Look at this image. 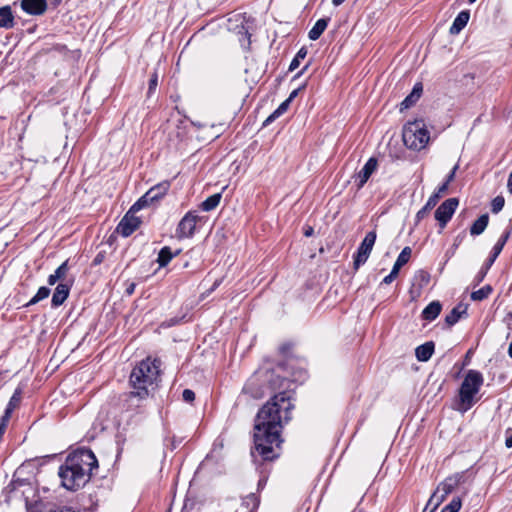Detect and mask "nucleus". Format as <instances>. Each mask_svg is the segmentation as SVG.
<instances>
[{"instance_id": "42", "label": "nucleus", "mask_w": 512, "mask_h": 512, "mask_svg": "<svg viewBox=\"0 0 512 512\" xmlns=\"http://www.w3.org/2000/svg\"><path fill=\"white\" fill-rule=\"evenodd\" d=\"M397 276H398V272H396L392 269L391 272L386 277H384V279L382 280V283L390 284L396 279Z\"/></svg>"}, {"instance_id": "32", "label": "nucleus", "mask_w": 512, "mask_h": 512, "mask_svg": "<svg viewBox=\"0 0 512 512\" xmlns=\"http://www.w3.org/2000/svg\"><path fill=\"white\" fill-rule=\"evenodd\" d=\"M505 204L504 197L502 196H496L492 202H491V211L492 213H498L500 212Z\"/></svg>"}, {"instance_id": "1", "label": "nucleus", "mask_w": 512, "mask_h": 512, "mask_svg": "<svg viewBox=\"0 0 512 512\" xmlns=\"http://www.w3.org/2000/svg\"><path fill=\"white\" fill-rule=\"evenodd\" d=\"M294 405L291 396L283 391L274 395L257 413L254 424V451L252 456L257 460L260 456L264 461H272L279 456L276 451L282 442L280 433L283 424L291 419Z\"/></svg>"}, {"instance_id": "41", "label": "nucleus", "mask_w": 512, "mask_h": 512, "mask_svg": "<svg viewBox=\"0 0 512 512\" xmlns=\"http://www.w3.org/2000/svg\"><path fill=\"white\" fill-rule=\"evenodd\" d=\"M157 84H158V76L156 73H154L149 80V90H148L149 94L156 89Z\"/></svg>"}, {"instance_id": "55", "label": "nucleus", "mask_w": 512, "mask_h": 512, "mask_svg": "<svg viewBox=\"0 0 512 512\" xmlns=\"http://www.w3.org/2000/svg\"><path fill=\"white\" fill-rule=\"evenodd\" d=\"M100 262H101V259H100V256L98 255V256H96V258L94 259V263H95V264H98V263H100Z\"/></svg>"}, {"instance_id": "8", "label": "nucleus", "mask_w": 512, "mask_h": 512, "mask_svg": "<svg viewBox=\"0 0 512 512\" xmlns=\"http://www.w3.org/2000/svg\"><path fill=\"white\" fill-rule=\"evenodd\" d=\"M376 232L370 231L366 234L363 241L359 245L356 254L354 255V268L358 269L361 265H363L367 259L369 258L373 246L376 241Z\"/></svg>"}, {"instance_id": "56", "label": "nucleus", "mask_w": 512, "mask_h": 512, "mask_svg": "<svg viewBox=\"0 0 512 512\" xmlns=\"http://www.w3.org/2000/svg\"><path fill=\"white\" fill-rule=\"evenodd\" d=\"M307 65L304 66V68L296 75V77L300 76L301 74H303V72L307 69Z\"/></svg>"}, {"instance_id": "27", "label": "nucleus", "mask_w": 512, "mask_h": 512, "mask_svg": "<svg viewBox=\"0 0 512 512\" xmlns=\"http://www.w3.org/2000/svg\"><path fill=\"white\" fill-rule=\"evenodd\" d=\"M466 312V308L462 307L461 305L454 307L450 313L445 317V322L452 326L455 323L458 322V320L461 318V315Z\"/></svg>"}, {"instance_id": "47", "label": "nucleus", "mask_w": 512, "mask_h": 512, "mask_svg": "<svg viewBox=\"0 0 512 512\" xmlns=\"http://www.w3.org/2000/svg\"><path fill=\"white\" fill-rule=\"evenodd\" d=\"M135 287H136V284L135 283H130L127 287H126V294L127 295H132L134 293V290H135Z\"/></svg>"}, {"instance_id": "22", "label": "nucleus", "mask_w": 512, "mask_h": 512, "mask_svg": "<svg viewBox=\"0 0 512 512\" xmlns=\"http://www.w3.org/2000/svg\"><path fill=\"white\" fill-rule=\"evenodd\" d=\"M14 24V18L12 15L11 8L9 6H4L0 8V27L2 28H12Z\"/></svg>"}, {"instance_id": "49", "label": "nucleus", "mask_w": 512, "mask_h": 512, "mask_svg": "<svg viewBox=\"0 0 512 512\" xmlns=\"http://www.w3.org/2000/svg\"><path fill=\"white\" fill-rule=\"evenodd\" d=\"M314 233V229L311 227V226H308L305 230H304V235L306 237H310L312 236Z\"/></svg>"}, {"instance_id": "35", "label": "nucleus", "mask_w": 512, "mask_h": 512, "mask_svg": "<svg viewBox=\"0 0 512 512\" xmlns=\"http://www.w3.org/2000/svg\"><path fill=\"white\" fill-rule=\"evenodd\" d=\"M446 499L438 490L436 489L434 493L429 498L430 504L434 505L436 508Z\"/></svg>"}, {"instance_id": "7", "label": "nucleus", "mask_w": 512, "mask_h": 512, "mask_svg": "<svg viewBox=\"0 0 512 512\" xmlns=\"http://www.w3.org/2000/svg\"><path fill=\"white\" fill-rule=\"evenodd\" d=\"M197 211H188L178 223L175 235L178 239L191 238L195 234L197 222L200 220Z\"/></svg>"}, {"instance_id": "50", "label": "nucleus", "mask_w": 512, "mask_h": 512, "mask_svg": "<svg viewBox=\"0 0 512 512\" xmlns=\"http://www.w3.org/2000/svg\"><path fill=\"white\" fill-rule=\"evenodd\" d=\"M300 88L293 90L289 97L286 100H290V102L298 95Z\"/></svg>"}, {"instance_id": "53", "label": "nucleus", "mask_w": 512, "mask_h": 512, "mask_svg": "<svg viewBox=\"0 0 512 512\" xmlns=\"http://www.w3.org/2000/svg\"><path fill=\"white\" fill-rule=\"evenodd\" d=\"M345 0H332L334 6H340Z\"/></svg>"}, {"instance_id": "46", "label": "nucleus", "mask_w": 512, "mask_h": 512, "mask_svg": "<svg viewBox=\"0 0 512 512\" xmlns=\"http://www.w3.org/2000/svg\"><path fill=\"white\" fill-rule=\"evenodd\" d=\"M58 280H59L58 276H57L55 273H53V274H51V275L48 277V280H47V281H48V284H49V285H54Z\"/></svg>"}, {"instance_id": "28", "label": "nucleus", "mask_w": 512, "mask_h": 512, "mask_svg": "<svg viewBox=\"0 0 512 512\" xmlns=\"http://www.w3.org/2000/svg\"><path fill=\"white\" fill-rule=\"evenodd\" d=\"M493 289L490 285H485L477 291H473L471 293V299L473 301H482L486 299L491 293Z\"/></svg>"}, {"instance_id": "43", "label": "nucleus", "mask_w": 512, "mask_h": 512, "mask_svg": "<svg viewBox=\"0 0 512 512\" xmlns=\"http://www.w3.org/2000/svg\"><path fill=\"white\" fill-rule=\"evenodd\" d=\"M505 434H506L505 446L507 448H512V428H507L505 431Z\"/></svg>"}, {"instance_id": "21", "label": "nucleus", "mask_w": 512, "mask_h": 512, "mask_svg": "<svg viewBox=\"0 0 512 512\" xmlns=\"http://www.w3.org/2000/svg\"><path fill=\"white\" fill-rule=\"evenodd\" d=\"M180 252H181V250L178 249L173 253L171 251L170 247H168V246L163 247L158 253L157 262H158L159 266L165 267L172 260V258L177 256Z\"/></svg>"}, {"instance_id": "12", "label": "nucleus", "mask_w": 512, "mask_h": 512, "mask_svg": "<svg viewBox=\"0 0 512 512\" xmlns=\"http://www.w3.org/2000/svg\"><path fill=\"white\" fill-rule=\"evenodd\" d=\"M378 167V161L376 158L371 157L368 159V161L365 163L363 168L354 175V181L356 183V186L358 189H361L370 176L376 171Z\"/></svg>"}, {"instance_id": "26", "label": "nucleus", "mask_w": 512, "mask_h": 512, "mask_svg": "<svg viewBox=\"0 0 512 512\" xmlns=\"http://www.w3.org/2000/svg\"><path fill=\"white\" fill-rule=\"evenodd\" d=\"M221 194L220 193H215L211 196H209L206 200H204L200 207L203 211H211L213 209H215L219 203H220V200H221Z\"/></svg>"}, {"instance_id": "57", "label": "nucleus", "mask_w": 512, "mask_h": 512, "mask_svg": "<svg viewBox=\"0 0 512 512\" xmlns=\"http://www.w3.org/2000/svg\"><path fill=\"white\" fill-rule=\"evenodd\" d=\"M468 1H469V3H471V4H472V3H474L476 0H468Z\"/></svg>"}, {"instance_id": "33", "label": "nucleus", "mask_w": 512, "mask_h": 512, "mask_svg": "<svg viewBox=\"0 0 512 512\" xmlns=\"http://www.w3.org/2000/svg\"><path fill=\"white\" fill-rule=\"evenodd\" d=\"M457 169H458V164H456L453 167V169L451 170V172L448 174L446 181L442 185L439 186V193H445L447 191L448 185L451 181H453Z\"/></svg>"}, {"instance_id": "24", "label": "nucleus", "mask_w": 512, "mask_h": 512, "mask_svg": "<svg viewBox=\"0 0 512 512\" xmlns=\"http://www.w3.org/2000/svg\"><path fill=\"white\" fill-rule=\"evenodd\" d=\"M411 253L412 250L410 247H404L400 254L398 255L392 269L399 273L401 267L404 266L409 261Z\"/></svg>"}, {"instance_id": "25", "label": "nucleus", "mask_w": 512, "mask_h": 512, "mask_svg": "<svg viewBox=\"0 0 512 512\" xmlns=\"http://www.w3.org/2000/svg\"><path fill=\"white\" fill-rule=\"evenodd\" d=\"M21 401V392L20 390H16L12 397L10 398L7 407L5 409L4 415L6 419H10L12 412L15 408H17Z\"/></svg>"}, {"instance_id": "3", "label": "nucleus", "mask_w": 512, "mask_h": 512, "mask_svg": "<svg viewBox=\"0 0 512 512\" xmlns=\"http://www.w3.org/2000/svg\"><path fill=\"white\" fill-rule=\"evenodd\" d=\"M161 361L147 358L141 361L131 372L130 383L133 390L126 399L127 409H138L137 414L143 413L142 402L149 395V388L152 387L159 378Z\"/></svg>"}, {"instance_id": "15", "label": "nucleus", "mask_w": 512, "mask_h": 512, "mask_svg": "<svg viewBox=\"0 0 512 512\" xmlns=\"http://www.w3.org/2000/svg\"><path fill=\"white\" fill-rule=\"evenodd\" d=\"M443 193H439V188L436 192H434L429 199L427 200L426 204L417 212L416 214V221L417 223L420 222L422 219H424L431 209H433L441 197Z\"/></svg>"}, {"instance_id": "54", "label": "nucleus", "mask_w": 512, "mask_h": 512, "mask_svg": "<svg viewBox=\"0 0 512 512\" xmlns=\"http://www.w3.org/2000/svg\"><path fill=\"white\" fill-rule=\"evenodd\" d=\"M508 355L510 358H512V342L510 343L509 348H508Z\"/></svg>"}, {"instance_id": "19", "label": "nucleus", "mask_w": 512, "mask_h": 512, "mask_svg": "<svg viewBox=\"0 0 512 512\" xmlns=\"http://www.w3.org/2000/svg\"><path fill=\"white\" fill-rule=\"evenodd\" d=\"M441 309L442 306L440 302L433 301L424 308V310L422 311V317L427 321H433L438 317V315L441 312Z\"/></svg>"}, {"instance_id": "17", "label": "nucleus", "mask_w": 512, "mask_h": 512, "mask_svg": "<svg viewBox=\"0 0 512 512\" xmlns=\"http://www.w3.org/2000/svg\"><path fill=\"white\" fill-rule=\"evenodd\" d=\"M69 286L64 283H59L52 296V306L58 307L62 305L69 296Z\"/></svg>"}, {"instance_id": "31", "label": "nucleus", "mask_w": 512, "mask_h": 512, "mask_svg": "<svg viewBox=\"0 0 512 512\" xmlns=\"http://www.w3.org/2000/svg\"><path fill=\"white\" fill-rule=\"evenodd\" d=\"M462 501L459 497H455L449 504L444 506L441 512H458L461 509Z\"/></svg>"}, {"instance_id": "20", "label": "nucleus", "mask_w": 512, "mask_h": 512, "mask_svg": "<svg viewBox=\"0 0 512 512\" xmlns=\"http://www.w3.org/2000/svg\"><path fill=\"white\" fill-rule=\"evenodd\" d=\"M328 21L329 19H326V18H322V19H319L315 24L314 26L310 29L309 33H308V37L310 40H317L320 38V36L322 35V33L325 31V29L327 28L328 26Z\"/></svg>"}, {"instance_id": "44", "label": "nucleus", "mask_w": 512, "mask_h": 512, "mask_svg": "<svg viewBox=\"0 0 512 512\" xmlns=\"http://www.w3.org/2000/svg\"><path fill=\"white\" fill-rule=\"evenodd\" d=\"M279 116L275 114V112H273L271 115H269L266 120L264 121L263 125L264 126H267L269 125L270 123H272L276 118H278Z\"/></svg>"}, {"instance_id": "2", "label": "nucleus", "mask_w": 512, "mask_h": 512, "mask_svg": "<svg viewBox=\"0 0 512 512\" xmlns=\"http://www.w3.org/2000/svg\"><path fill=\"white\" fill-rule=\"evenodd\" d=\"M97 466L96 456L89 449L70 454L58 471L62 486L71 491L79 489L88 482L92 470Z\"/></svg>"}, {"instance_id": "14", "label": "nucleus", "mask_w": 512, "mask_h": 512, "mask_svg": "<svg viewBox=\"0 0 512 512\" xmlns=\"http://www.w3.org/2000/svg\"><path fill=\"white\" fill-rule=\"evenodd\" d=\"M21 8L30 15H42L47 10L46 0H22Z\"/></svg>"}, {"instance_id": "52", "label": "nucleus", "mask_w": 512, "mask_h": 512, "mask_svg": "<svg viewBox=\"0 0 512 512\" xmlns=\"http://www.w3.org/2000/svg\"><path fill=\"white\" fill-rule=\"evenodd\" d=\"M89 500H90V502H91V504H90V507H91V508H92L93 506H97L98 501H99V499H98V498L94 501V499H93V496H92V495H90V496H89Z\"/></svg>"}, {"instance_id": "6", "label": "nucleus", "mask_w": 512, "mask_h": 512, "mask_svg": "<svg viewBox=\"0 0 512 512\" xmlns=\"http://www.w3.org/2000/svg\"><path fill=\"white\" fill-rule=\"evenodd\" d=\"M170 188L169 181H163L151 187L137 202L133 204V210H141L149 204L161 199Z\"/></svg>"}, {"instance_id": "10", "label": "nucleus", "mask_w": 512, "mask_h": 512, "mask_svg": "<svg viewBox=\"0 0 512 512\" xmlns=\"http://www.w3.org/2000/svg\"><path fill=\"white\" fill-rule=\"evenodd\" d=\"M139 210H133V206L118 224L116 230L123 237L130 236L141 224V220L134 214Z\"/></svg>"}, {"instance_id": "34", "label": "nucleus", "mask_w": 512, "mask_h": 512, "mask_svg": "<svg viewBox=\"0 0 512 512\" xmlns=\"http://www.w3.org/2000/svg\"><path fill=\"white\" fill-rule=\"evenodd\" d=\"M419 99V94L410 93L402 102H401V110L408 109L411 107L417 100Z\"/></svg>"}, {"instance_id": "40", "label": "nucleus", "mask_w": 512, "mask_h": 512, "mask_svg": "<svg viewBox=\"0 0 512 512\" xmlns=\"http://www.w3.org/2000/svg\"><path fill=\"white\" fill-rule=\"evenodd\" d=\"M183 400L185 402H192L195 399V393L190 389H185L182 393Z\"/></svg>"}, {"instance_id": "13", "label": "nucleus", "mask_w": 512, "mask_h": 512, "mask_svg": "<svg viewBox=\"0 0 512 512\" xmlns=\"http://www.w3.org/2000/svg\"><path fill=\"white\" fill-rule=\"evenodd\" d=\"M462 474L456 473L444 479L438 486L437 490L444 497H447L450 493H452L461 483Z\"/></svg>"}, {"instance_id": "36", "label": "nucleus", "mask_w": 512, "mask_h": 512, "mask_svg": "<svg viewBox=\"0 0 512 512\" xmlns=\"http://www.w3.org/2000/svg\"><path fill=\"white\" fill-rule=\"evenodd\" d=\"M69 271L68 261H64L56 270L55 274L58 276L59 280H62L66 277Z\"/></svg>"}, {"instance_id": "37", "label": "nucleus", "mask_w": 512, "mask_h": 512, "mask_svg": "<svg viewBox=\"0 0 512 512\" xmlns=\"http://www.w3.org/2000/svg\"><path fill=\"white\" fill-rule=\"evenodd\" d=\"M257 378L253 377L251 378L248 383L244 386V390L248 393H250L253 397H261L264 392L257 393L253 391V386L256 382Z\"/></svg>"}, {"instance_id": "18", "label": "nucleus", "mask_w": 512, "mask_h": 512, "mask_svg": "<svg viewBox=\"0 0 512 512\" xmlns=\"http://www.w3.org/2000/svg\"><path fill=\"white\" fill-rule=\"evenodd\" d=\"M434 352V343L432 341L426 342L418 346L415 350V355L418 361H428Z\"/></svg>"}, {"instance_id": "16", "label": "nucleus", "mask_w": 512, "mask_h": 512, "mask_svg": "<svg viewBox=\"0 0 512 512\" xmlns=\"http://www.w3.org/2000/svg\"><path fill=\"white\" fill-rule=\"evenodd\" d=\"M470 19V13L468 10L461 11L456 18L454 19L449 32L452 35H457L461 32V30L467 25Z\"/></svg>"}, {"instance_id": "45", "label": "nucleus", "mask_w": 512, "mask_h": 512, "mask_svg": "<svg viewBox=\"0 0 512 512\" xmlns=\"http://www.w3.org/2000/svg\"><path fill=\"white\" fill-rule=\"evenodd\" d=\"M436 509L437 508L434 505L430 504V502L428 501L422 512H435Z\"/></svg>"}, {"instance_id": "39", "label": "nucleus", "mask_w": 512, "mask_h": 512, "mask_svg": "<svg viewBox=\"0 0 512 512\" xmlns=\"http://www.w3.org/2000/svg\"><path fill=\"white\" fill-rule=\"evenodd\" d=\"M266 378L269 380L270 384H271V389L272 390H275L276 388H281V387H284L285 385V382L286 380L285 379H282L280 381V384L277 385L275 381H273L272 379V374H269L268 372L266 373Z\"/></svg>"}, {"instance_id": "11", "label": "nucleus", "mask_w": 512, "mask_h": 512, "mask_svg": "<svg viewBox=\"0 0 512 512\" xmlns=\"http://www.w3.org/2000/svg\"><path fill=\"white\" fill-rule=\"evenodd\" d=\"M459 201L457 198L445 200L435 211V219L439 222L441 228H444L454 214Z\"/></svg>"}, {"instance_id": "23", "label": "nucleus", "mask_w": 512, "mask_h": 512, "mask_svg": "<svg viewBox=\"0 0 512 512\" xmlns=\"http://www.w3.org/2000/svg\"><path fill=\"white\" fill-rule=\"evenodd\" d=\"M489 217L488 214L481 215L471 226L470 233L471 235H480L484 232L488 225Z\"/></svg>"}, {"instance_id": "38", "label": "nucleus", "mask_w": 512, "mask_h": 512, "mask_svg": "<svg viewBox=\"0 0 512 512\" xmlns=\"http://www.w3.org/2000/svg\"><path fill=\"white\" fill-rule=\"evenodd\" d=\"M290 105V100H285L282 102L278 108L274 111L276 115L281 116L283 113H285Z\"/></svg>"}, {"instance_id": "5", "label": "nucleus", "mask_w": 512, "mask_h": 512, "mask_svg": "<svg viewBox=\"0 0 512 512\" xmlns=\"http://www.w3.org/2000/svg\"><path fill=\"white\" fill-rule=\"evenodd\" d=\"M402 138L407 148L421 151L427 146L430 134L423 120H415L404 125Z\"/></svg>"}, {"instance_id": "51", "label": "nucleus", "mask_w": 512, "mask_h": 512, "mask_svg": "<svg viewBox=\"0 0 512 512\" xmlns=\"http://www.w3.org/2000/svg\"><path fill=\"white\" fill-rule=\"evenodd\" d=\"M421 92H422V86L420 84H417V85L414 86V88H413L411 93H417L420 96Z\"/></svg>"}, {"instance_id": "29", "label": "nucleus", "mask_w": 512, "mask_h": 512, "mask_svg": "<svg viewBox=\"0 0 512 512\" xmlns=\"http://www.w3.org/2000/svg\"><path fill=\"white\" fill-rule=\"evenodd\" d=\"M50 294V289L47 287H40L37 293L30 299V301L26 304V306H31L39 301L46 299Z\"/></svg>"}, {"instance_id": "48", "label": "nucleus", "mask_w": 512, "mask_h": 512, "mask_svg": "<svg viewBox=\"0 0 512 512\" xmlns=\"http://www.w3.org/2000/svg\"><path fill=\"white\" fill-rule=\"evenodd\" d=\"M49 512H75V511L70 507H62V508L49 510Z\"/></svg>"}, {"instance_id": "4", "label": "nucleus", "mask_w": 512, "mask_h": 512, "mask_svg": "<svg viewBox=\"0 0 512 512\" xmlns=\"http://www.w3.org/2000/svg\"><path fill=\"white\" fill-rule=\"evenodd\" d=\"M483 382L484 378L481 372L473 369L466 372L458 391L456 410L461 413H465L473 407V405L479 400L477 395L483 385Z\"/></svg>"}, {"instance_id": "9", "label": "nucleus", "mask_w": 512, "mask_h": 512, "mask_svg": "<svg viewBox=\"0 0 512 512\" xmlns=\"http://www.w3.org/2000/svg\"><path fill=\"white\" fill-rule=\"evenodd\" d=\"M509 235H510L509 232L504 233L499 238L497 243L494 245L491 255L486 260L485 264L483 265V267L481 268V270L478 272L477 276L475 277L476 284H479L480 282L483 281L488 270L490 269V267L493 265V263L495 262V260L497 259V257L501 253V251L503 250V247H504L505 243L507 242Z\"/></svg>"}, {"instance_id": "30", "label": "nucleus", "mask_w": 512, "mask_h": 512, "mask_svg": "<svg viewBox=\"0 0 512 512\" xmlns=\"http://www.w3.org/2000/svg\"><path fill=\"white\" fill-rule=\"evenodd\" d=\"M307 55V51L305 48H301L297 54L295 55V57L292 59L290 65H289V70L290 71H293L295 69H297L300 65V62L306 57Z\"/></svg>"}]
</instances>
